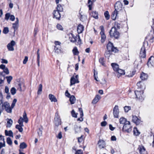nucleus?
<instances>
[{
  "label": "nucleus",
  "instance_id": "nucleus-1",
  "mask_svg": "<svg viewBox=\"0 0 154 154\" xmlns=\"http://www.w3.org/2000/svg\"><path fill=\"white\" fill-rule=\"evenodd\" d=\"M149 47L148 42H144L143 46H142L140 51V56L143 58L146 57V48Z\"/></svg>",
  "mask_w": 154,
  "mask_h": 154
},
{
  "label": "nucleus",
  "instance_id": "nucleus-2",
  "mask_svg": "<svg viewBox=\"0 0 154 154\" xmlns=\"http://www.w3.org/2000/svg\"><path fill=\"white\" fill-rule=\"evenodd\" d=\"M109 35L111 37H114L117 39L119 37L120 34L115 27H112L110 31Z\"/></svg>",
  "mask_w": 154,
  "mask_h": 154
},
{
  "label": "nucleus",
  "instance_id": "nucleus-3",
  "mask_svg": "<svg viewBox=\"0 0 154 154\" xmlns=\"http://www.w3.org/2000/svg\"><path fill=\"white\" fill-rule=\"evenodd\" d=\"M122 131L128 133H130L132 131V126L130 122L124 125L122 129Z\"/></svg>",
  "mask_w": 154,
  "mask_h": 154
},
{
  "label": "nucleus",
  "instance_id": "nucleus-4",
  "mask_svg": "<svg viewBox=\"0 0 154 154\" xmlns=\"http://www.w3.org/2000/svg\"><path fill=\"white\" fill-rule=\"evenodd\" d=\"M135 94L137 98L140 101H142L144 100V97L143 95V90H137L134 91Z\"/></svg>",
  "mask_w": 154,
  "mask_h": 154
},
{
  "label": "nucleus",
  "instance_id": "nucleus-5",
  "mask_svg": "<svg viewBox=\"0 0 154 154\" xmlns=\"http://www.w3.org/2000/svg\"><path fill=\"white\" fill-rule=\"evenodd\" d=\"M100 28L101 30L100 32V34L101 36V42L102 43H103L106 38V36L104 33V27L103 26H100Z\"/></svg>",
  "mask_w": 154,
  "mask_h": 154
},
{
  "label": "nucleus",
  "instance_id": "nucleus-6",
  "mask_svg": "<svg viewBox=\"0 0 154 154\" xmlns=\"http://www.w3.org/2000/svg\"><path fill=\"white\" fill-rule=\"evenodd\" d=\"M78 75H76L75 76H73L70 79V86L75 85L76 83H78L79 82V81L78 79Z\"/></svg>",
  "mask_w": 154,
  "mask_h": 154
},
{
  "label": "nucleus",
  "instance_id": "nucleus-7",
  "mask_svg": "<svg viewBox=\"0 0 154 154\" xmlns=\"http://www.w3.org/2000/svg\"><path fill=\"white\" fill-rule=\"evenodd\" d=\"M107 50H110L116 52L118 51V50L116 48L114 47L113 45V44L110 42H108L106 46Z\"/></svg>",
  "mask_w": 154,
  "mask_h": 154
},
{
  "label": "nucleus",
  "instance_id": "nucleus-8",
  "mask_svg": "<svg viewBox=\"0 0 154 154\" xmlns=\"http://www.w3.org/2000/svg\"><path fill=\"white\" fill-rule=\"evenodd\" d=\"M2 107H4L6 111L8 113H11L12 108L10 107V104L7 102H5L2 104Z\"/></svg>",
  "mask_w": 154,
  "mask_h": 154
},
{
  "label": "nucleus",
  "instance_id": "nucleus-9",
  "mask_svg": "<svg viewBox=\"0 0 154 154\" xmlns=\"http://www.w3.org/2000/svg\"><path fill=\"white\" fill-rule=\"evenodd\" d=\"M115 10L119 12L122 11V4L120 2L118 1L116 3L115 5Z\"/></svg>",
  "mask_w": 154,
  "mask_h": 154
},
{
  "label": "nucleus",
  "instance_id": "nucleus-10",
  "mask_svg": "<svg viewBox=\"0 0 154 154\" xmlns=\"http://www.w3.org/2000/svg\"><path fill=\"white\" fill-rule=\"evenodd\" d=\"M113 115L114 117L116 118H118L119 116V110L118 105H116L113 109Z\"/></svg>",
  "mask_w": 154,
  "mask_h": 154
},
{
  "label": "nucleus",
  "instance_id": "nucleus-11",
  "mask_svg": "<svg viewBox=\"0 0 154 154\" xmlns=\"http://www.w3.org/2000/svg\"><path fill=\"white\" fill-rule=\"evenodd\" d=\"M15 44V42L14 41L12 40L11 42L8 43L7 45V48L9 51H14V46Z\"/></svg>",
  "mask_w": 154,
  "mask_h": 154
},
{
  "label": "nucleus",
  "instance_id": "nucleus-12",
  "mask_svg": "<svg viewBox=\"0 0 154 154\" xmlns=\"http://www.w3.org/2000/svg\"><path fill=\"white\" fill-rule=\"evenodd\" d=\"M55 124L56 126H58L61 124V121L57 113H56L54 118Z\"/></svg>",
  "mask_w": 154,
  "mask_h": 154
},
{
  "label": "nucleus",
  "instance_id": "nucleus-13",
  "mask_svg": "<svg viewBox=\"0 0 154 154\" xmlns=\"http://www.w3.org/2000/svg\"><path fill=\"white\" fill-rule=\"evenodd\" d=\"M137 85L138 87V89H140V90H143L145 89V86L144 83L141 81L138 82L137 84Z\"/></svg>",
  "mask_w": 154,
  "mask_h": 154
},
{
  "label": "nucleus",
  "instance_id": "nucleus-14",
  "mask_svg": "<svg viewBox=\"0 0 154 154\" xmlns=\"http://www.w3.org/2000/svg\"><path fill=\"white\" fill-rule=\"evenodd\" d=\"M60 12L57 10H54L53 12V17L57 19L60 20L61 17Z\"/></svg>",
  "mask_w": 154,
  "mask_h": 154
},
{
  "label": "nucleus",
  "instance_id": "nucleus-15",
  "mask_svg": "<svg viewBox=\"0 0 154 154\" xmlns=\"http://www.w3.org/2000/svg\"><path fill=\"white\" fill-rule=\"evenodd\" d=\"M54 51L55 53L57 54L62 53L63 52L60 45L54 46Z\"/></svg>",
  "mask_w": 154,
  "mask_h": 154
},
{
  "label": "nucleus",
  "instance_id": "nucleus-16",
  "mask_svg": "<svg viewBox=\"0 0 154 154\" xmlns=\"http://www.w3.org/2000/svg\"><path fill=\"white\" fill-rule=\"evenodd\" d=\"M5 19L6 20H8L9 18L10 20L12 21H14L15 20V17L13 15H10V14L9 13H6L5 15Z\"/></svg>",
  "mask_w": 154,
  "mask_h": 154
},
{
  "label": "nucleus",
  "instance_id": "nucleus-17",
  "mask_svg": "<svg viewBox=\"0 0 154 154\" xmlns=\"http://www.w3.org/2000/svg\"><path fill=\"white\" fill-rule=\"evenodd\" d=\"M132 121L137 125H139L141 122L140 120L135 116H132Z\"/></svg>",
  "mask_w": 154,
  "mask_h": 154
},
{
  "label": "nucleus",
  "instance_id": "nucleus-18",
  "mask_svg": "<svg viewBox=\"0 0 154 154\" xmlns=\"http://www.w3.org/2000/svg\"><path fill=\"white\" fill-rule=\"evenodd\" d=\"M138 149L141 154H146V152L144 147L142 145H139Z\"/></svg>",
  "mask_w": 154,
  "mask_h": 154
},
{
  "label": "nucleus",
  "instance_id": "nucleus-19",
  "mask_svg": "<svg viewBox=\"0 0 154 154\" xmlns=\"http://www.w3.org/2000/svg\"><path fill=\"white\" fill-rule=\"evenodd\" d=\"M147 64L149 66H150V65L154 66V57L151 56L149 59Z\"/></svg>",
  "mask_w": 154,
  "mask_h": 154
},
{
  "label": "nucleus",
  "instance_id": "nucleus-20",
  "mask_svg": "<svg viewBox=\"0 0 154 154\" xmlns=\"http://www.w3.org/2000/svg\"><path fill=\"white\" fill-rule=\"evenodd\" d=\"M98 144L100 148H104L105 145V141L102 140H100L98 141Z\"/></svg>",
  "mask_w": 154,
  "mask_h": 154
},
{
  "label": "nucleus",
  "instance_id": "nucleus-21",
  "mask_svg": "<svg viewBox=\"0 0 154 154\" xmlns=\"http://www.w3.org/2000/svg\"><path fill=\"white\" fill-rule=\"evenodd\" d=\"M24 85L23 83H20L18 84L17 89L20 91H23L22 88H23V89H24Z\"/></svg>",
  "mask_w": 154,
  "mask_h": 154
},
{
  "label": "nucleus",
  "instance_id": "nucleus-22",
  "mask_svg": "<svg viewBox=\"0 0 154 154\" xmlns=\"http://www.w3.org/2000/svg\"><path fill=\"white\" fill-rule=\"evenodd\" d=\"M84 29V27L82 25L79 24L78 26L77 29V31L79 34L82 33Z\"/></svg>",
  "mask_w": 154,
  "mask_h": 154
},
{
  "label": "nucleus",
  "instance_id": "nucleus-23",
  "mask_svg": "<svg viewBox=\"0 0 154 154\" xmlns=\"http://www.w3.org/2000/svg\"><path fill=\"white\" fill-rule=\"evenodd\" d=\"M140 78L142 80H145L147 79L148 75L146 73L142 72L140 74Z\"/></svg>",
  "mask_w": 154,
  "mask_h": 154
},
{
  "label": "nucleus",
  "instance_id": "nucleus-24",
  "mask_svg": "<svg viewBox=\"0 0 154 154\" xmlns=\"http://www.w3.org/2000/svg\"><path fill=\"white\" fill-rule=\"evenodd\" d=\"M79 111L80 113V117L78 119V120L82 122L83 121V113L82 109L81 108H79Z\"/></svg>",
  "mask_w": 154,
  "mask_h": 154
},
{
  "label": "nucleus",
  "instance_id": "nucleus-25",
  "mask_svg": "<svg viewBox=\"0 0 154 154\" xmlns=\"http://www.w3.org/2000/svg\"><path fill=\"white\" fill-rule=\"evenodd\" d=\"M119 12L115 10L112 13L111 17L113 20H115L116 19L118 16V14H119Z\"/></svg>",
  "mask_w": 154,
  "mask_h": 154
},
{
  "label": "nucleus",
  "instance_id": "nucleus-26",
  "mask_svg": "<svg viewBox=\"0 0 154 154\" xmlns=\"http://www.w3.org/2000/svg\"><path fill=\"white\" fill-rule=\"evenodd\" d=\"M100 99V97L99 95H97L95 97L93 100L92 103L94 104L96 103Z\"/></svg>",
  "mask_w": 154,
  "mask_h": 154
},
{
  "label": "nucleus",
  "instance_id": "nucleus-27",
  "mask_svg": "<svg viewBox=\"0 0 154 154\" xmlns=\"http://www.w3.org/2000/svg\"><path fill=\"white\" fill-rule=\"evenodd\" d=\"M48 97L51 102H57V99L54 95L52 94H49V95Z\"/></svg>",
  "mask_w": 154,
  "mask_h": 154
},
{
  "label": "nucleus",
  "instance_id": "nucleus-28",
  "mask_svg": "<svg viewBox=\"0 0 154 154\" xmlns=\"http://www.w3.org/2000/svg\"><path fill=\"white\" fill-rule=\"evenodd\" d=\"M91 15V17L96 19H97L98 18V13L96 11H93Z\"/></svg>",
  "mask_w": 154,
  "mask_h": 154
},
{
  "label": "nucleus",
  "instance_id": "nucleus-29",
  "mask_svg": "<svg viewBox=\"0 0 154 154\" xmlns=\"http://www.w3.org/2000/svg\"><path fill=\"white\" fill-rule=\"evenodd\" d=\"M129 122L127 121L126 119L123 117L119 119L120 123L121 124H124V125L127 123V122Z\"/></svg>",
  "mask_w": 154,
  "mask_h": 154
},
{
  "label": "nucleus",
  "instance_id": "nucleus-30",
  "mask_svg": "<svg viewBox=\"0 0 154 154\" xmlns=\"http://www.w3.org/2000/svg\"><path fill=\"white\" fill-rule=\"evenodd\" d=\"M111 66L114 70L116 72L117 70L119 69V65L116 63H112Z\"/></svg>",
  "mask_w": 154,
  "mask_h": 154
},
{
  "label": "nucleus",
  "instance_id": "nucleus-31",
  "mask_svg": "<svg viewBox=\"0 0 154 154\" xmlns=\"http://www.w3.org/2000/svg\"><path fill=\"white\" fill-rule=\"evenodd\" d=\"M72 37H69V39L70 42L73 43L76 42L77 41V35L76 36L73 35V34H72Z\"/></svg>",
  "mask_w": 154,
  "mask_h": 154
},
{
  "label": "nucleus",
  "instance_id": "nucleus-32",
  "mask_svg": "<svg viewBox=\"0 0 154 154\" xmlns=\"http://www.w3.org/2000/svg\"><path fill=\"white\" fill-rule=\"evenodd\" d=\"M7 120H8L7 121L6 127L10 128L12 124L13 121L11 119H7Z\"/></svg>",
  "mask_w": 154,
  "mask_h": 154
},
{
  "label": "nucleus",
  "instance_id": "nucleus-33",
  "mask_svg": "<svg viewBox=\"0 0 154 154\" xmlns=\"http://www.w3.org/2000/svg\"><path fill=\"white\" fill-rule=\"evenodd\" d=\"M19 23H13L12 27L14 29V34L15 32L18 28Z\"/></svg>",
  "mask_w": 154,
  "mask_h": 154
},
{
  "label": "nucleus",
  "instance_id": "nucleus-34",
  "mask_svg": "<svg viewBox=\"0 0 154 154\" xmlns=\"http://www.w3.org/2000/svg\"><path fill=\"white\" fill-rule=\"evenodd\" d=\"M5 133L6 136H8L10 137H13V133L11 130L8 131L7 130L5 131Z\"/></svg>",
  "mask_w": 154,
  "mask_h": 154
},
{
  "label": "nucleus",
  "instance_id": "nucleus-35",
  "mask_svg": "<svg viewBox=\"0 0 154 154\" xmlns=\"http://www.w3.org/2000/svg\"><path fill=\"white\" fill-rule=\"evenodd\" d=\"M69 97V100L71 104H74L76 100L75 96L73 95H72Z\"/></svg>",
  "mask_w": 154,
  "mask_h": 154
},
{
  "label": "nucleus",
  "instance_id": "nucleus-36",
  "mask_svg": "<svg viewBox=\"0 0 154 154\" xmlns=\"http://www.w3.org/2000/svg\"><path fill=\"white\" fill-rule=\"evenodd\" d=\"M80 19L82 22L85 21L87 19V16L85 15L80 14Z\"/></svg>",
  "mask_w": 154,
  "mask_h": 154
},
{
  "label": "nucleus",
  "instance_id": "nucleus-37",
  "mask_svg": "<svg viewBox=\"0 0 154 154\" xmlns=\"http://www.w3.org/2000/svg\"><path fill=\"white\" fill-rule=\"evenodd\" d=\"M134 134L136 136L140 134V133L139 131L137 129V128L135 127L133 129Z\"/></svg>",
  "mask_w": 154,
  "mask_h": 154
},
{
  "label": "nucleus",
  "instance_id": "nucleus-38",
  "mask_svg": "<svg viewBox=\"0 0 154 154\" xmlns=\"http://www.w3.org/2000/svg\"><path fill=\"white\" fill-rule=\"evenodd\" d=\"M116 72H117V73H119L120 75H124L125 73V70L120 69H119L118 70H117Z\"/></svg>",
  "mask_w": 154,
  "mask_h": 154
},
{
  "label": "nucleus",
  "instance_id": "nucleus-39",
  "mask_svg": "<svg viewBox=\"0 0 154 154\" xmlns=\"http://www.w3.org/2000/svg\"><path fill=\"white\" fill-rule=\"evenodd\" d=\"M112 52L113 51H111L108 50H106L104 54L105 56L106 57H109L111 54Z\"/></svg>",
  "mask_w": 154,
  "mask_h": 154
},
{
  "label": "nucleus",
  "instance_id": "nucleus-40",
  "mask_svg": "<svg viewBox=\"0 0 154 154\" xmlns=\"http://www.w3.org/2000/svg\"><path fill=\"white\" fill-rule=\"evenodd\" d=\"M56 9L57 11H58L60 12H62L63 11V7L60 4L57 5Z\"/></svg>",
  "mask_w": 154,
  "mask_h": 154
},
{
  "label": "nucleus",
  "instance_id": "nucleus-41",
  "mask_svg": "<svg viewBox=\"0 0 154 154\" xmlns=\"http://www.w3.org/2000/svg\"><path fill=\"white\" fill-rule=\"evenodd\" d=\"M72 51L74 55H77L79 53L77 48L76 47L74 48Z\"/></svg>",
  "mask_w": 154,
  "mask_h": 154
},
{
  "label": "nucleus",
  "instance_id": "nucleus-42",
  "mask_svg": "<svg viewBox=\"0 0 154 154\" xmlns=\"http://www.w3.org/2000/svg\"><path fill=\"white\" fill-rule=\"evenodd\" d=\"M23 117L24 122L26 123H27L28 122V119L27 117L26 114L25 112H24L23 113Z\"/></svg>",
  "mask_w": 154,
  "mask_h": 154
},
{
  "label": "nucleus",
  "instance_id": "nucleus-43",
  "mask_svg": "<svg viewBox=\"0 0 154 154\" xmlns=\"http://www.w3.org/2000/svg\"><path fill=\"white\" fill-rule=\"evenodd\" d=\"M75 130L76 133H78L80 131V126H77L76 125H75Z\"/></svg>",
  "mask_w": 154,
  "mask_h": 154
},
{
  "label": "nucleus",
  "instance_id": "nucleus-44",
  "mask_svg": "<svg viewBox=\"0 0 154 154\" xmlns=\"http://www.w3.org/2000/svg\"><path fill=\"white\" fill-rule=\"evenodd\" d=\"M27 145L24 142L21 143L20 145V149H24L26 147Z\"/></svg>",
  "mask_w": 154,
  "mask_h": 154
},
{
  "label": "nucleus",
  "instance_id": "nucleus-45",
  "mask_svg": "<svg viewBox=\"0 0 154 154\" xmlns=\"http://www.w3.org/2000/svg\"><path fill=\"white\" fill-rule=\"evenodd\" d=\"M9 28L8 27H4L2 32L5 34H6L9 32Z\"/></svg>",
  "mask_w": 154,
  "mask_h": 154
},
{
  "label": "nucleus",
  "instance_id": "nucleus-46",
  "mask_svg": "<svg viewBox=\"0 0 154 154\" xmlns=\"http://www.w3.org/2000/svg\"><path fill=\"white\" fill-rule=\"evenodd\" d=\"M42 84H40L39 85V87L37 91V94H41V92L42 91Z\"/></svg>",
  "mask_w": 154,
  "mask_h": 154
},
{
  "label": "nucleus",
  "instance_id": "nucleus-47",
  "mask_svg": "<svg viewBox=\"0 0 154 154\" xmlns=\"http://www.w3.org/2000/svg\"><path fill=\"white\" fill-rule=\"evenodd\" d=\"M104 15L106 19L107 20H108L109 19L110 17V15L108 11H106L104 12Z\"/></svg>",
  "mask_w": 154,
  "mask_h": 154
},
{
  "label": "nucleus",
  "instance_id": "nucleus-48",
  "mask_svg": "<svg viewBox=\"0 0 154 154\" xmlns=\"http://www.w3.org/2000/svg\"><path fill=\"white\" fill-rule=\"evenodd\" d=\"M124 110L125 112H128L131 109V107L129 106H125L124 108Z\"/></svg>",
  "mask_w": 154,
  "mask_h": 154
},
{
  "label": "nucleus",
  "instance_id": "nucleus-49",
  "mask_svg": "<svg viewBox=\"0 0 154 154\" xmlns=\"http://www.w3.org/2000/svg\"><path fill=\"white\" fill-rule=\"evenodd\" d=\"M99 62L103 66H105L104 59L103 57H101L99 59Z\"/></svg>",
  "mask_w": 154,
  "mask_h": 154
},
{
  "label": "nucleus",
  "instance_id": "nucleus-50",
  "mask_svg": "<svg viewBox=\"0 0 154 154\" xmlns=\"http://www.w3.org/2000/svg\"><path fill=\"white\" fill-rule=\"evenodd\" d=\"M120 27V24L117 22H115L114 23V26L112 27H115L116 29H119Z\"/></svg>",
  "mask_w": 154,
  "mask_h": 154
},
{
  "label": "nucleus",
  "instance_id": "nucleus-51",
  "mask_svg": "<svg viewBox=\"0 0 154 154\" xmlns=\"http://www.w3.org/2000/svg\"><path fill=\"white\" fill-rule=\"evenodd\" d=\"M16 128L18 129L19 130V131L20 132H22L23 131V128L21 127L20 126L18 125H16L15 127Z\"/></svg>",
  "mask_w": 154,
  "mask_h": 154
},
{
  "label": "nucleus",
  "instance_id": "nucleus-52",
  "mask_svg": "<svg viewBox=\"0 0 154 154\" xmlns=\"http://www.w3.org/2000/svg\"><path fill=\"white\" fill-rule=\"evenodd\" d=\"M10 91L11 94L13 95H14L16 94V89L12 87V88H11Z\"/></svg>",
  "mask_w": 154,
  "mask_h": 154
},
{
  "label": "nucleus",
  "instance_id": "nucleus-53",
  "mask_svg": "<svg viewBox=\"0 0 154 154\" xmlns=\"http://www.w3.org/2000/svg\"><path fill=\"white\" fill-rule=\"evenodd\" d=\"M6 78L7 79V82L8 84H10L11 81L12 79V77L11 76H7L6 77Z\"/></svg>",
  "mask_w": 154,
  "mask_h": 154
},
{
  "label": "nucleus",
  "instance_id": "nucleus-54",
  "mask_svg": "<svg viewBox=\"0 0 154 154\" xmlns=\"http://www.w3.org/2000/svg\"><path fill=\"white\" fill-rule=\"evenodd\" d=\"M135 72L133 71L132 72H130V74H127L128 73H127V74L126 75V76H127L129 77H132L134 74Z\"/></svg>",
  "mask_w": 154,
  "mask_h": 154
},
{
  "label": "nucleus",
  "instance_id": "nucleus-55",
  "mask_svg": "<svg viewBox=\"0 0 154 154\" xmlns=\"http://www.w3.org/2000/svg\"><path fill=\"white\" fill-rule=\"evenodd\" d=\"M58 30H63V28L61 25L60 24H57L56 26Z\"/></svg>",
  "mask_w": 154,
  "mask_h": 154
},
{
  "label": "nucleus",
  "instance_id": "nucleus-56",
  "mask_svg": "<svg viewBox=\"0 0 154 154\" xmlns=\"http://www.w3.org/2000/svg\"><path fill=\"white\" fill-rule=\"evenodd\" d=\"M7 143L9 145H11L12 144V141L10 137H8L7 138Z\"/></svg>",
  "mask_w": 154,
  "mask_h": 154
},
{
  "label": "nucleus",
  "instance_id": "nucleus-57",
  "mask_svg": "<svg viewBox=\"0 0 154 154\" xmlns=\"http://www.w3.org/2000/svg\"><path fill=\"white\" fill-rule=\"evenodd\" d=\"M77 37L78 42L77 44L75 43V44L77 45H80L81 43V41L79 35H77Z\"/></svg>",
  "mask_w": 154,
  "mask_h": 154
},
{
  "label": "nucleus",
  "instance_id": "nucleus-58",
  "mask_svg": "<svg viewBox=\"0 0 154 154\" xmlns=\"http://www.w3.org/2000/svg\"><path fill=\"white\" fill-rule=\"evenodd\" d=\"M88 3L89 4L88 6L89 10H91L92 9V2L91 0H88Z\"/></svg>",
  "mask_w": 154,
  "mask_h": 154
},
{
  "label": "nucleus",
  "instance_id": "nucleus-59",
  "mask_svg": "<svg viewBox=\"0 0 154 154\" xmlns=\"http://www.w3.org/2000/svg\"><path fill=\"white\" fill-rule=\"evenodd\" d=\"M71 115L74 118H77V113H76L74 110H72L71 112Z\"/></svg>",
  "mask_w": 154,
  "mask_h": 154
},
{
  "label": "nucleus",
  "instance_id": "nucleus-60",
  "mask_svg": "<svg viewBox=\"0 0 154 154\" xmlns=\"http://www.w3.org/2000/svg\"><path fill=\"white\" fill-rule=\"evenodd\" d=\"M42 129L41 128H39L37 131L38 135L39 137H41L42 135Z\"/></svg>",
  "mask_w": 154,
  "mask_h": 154
},
{
  "label": "nucleus",
  "instance_id": "nucleus-61",
  "mask_svg": "<svg viewBox=\"0 0 154 154\" xmlns=\"http://www.w3.org/2000/svg\"><path fill=\"white\" fill-rule=\"evenodd\" d=\"M76 151L75 154H83V151L81 149H79L76 150L75 149H74Z\"/></svg>",
  "mask_w": 154,
  "mask_h": 154
},
{
  "label": "nucleus",
  "instance_id": "nucleus-62",
  "mask_svg": "<svg viewBox=\"0 0 154 154\" xmlns=\"http://www.w3.org/2000/svg\"><path fill=\"white\" fill-rule=\"evenodd\" d=\"M3 72L7 75L9 73V71L7 67L3 69Z\"/></svg>",
  "mask_w": 154,
  "mask_h": 154
},
{
  "label": "nucleus",
  "instance_id": "nucleus-63",
  "mask_svg": "<svg viewBox=\"0 0 154 154\" xmlns=\"http://www.w3.org/2000/svg\"><path fill=\"white\" fill-rule=\"evenodd\" d=\"M28 57L27 56H25L23 61V63L24 64H26L28 61Z\"/></svg>",
  "mask_w": 154,
  "mask_h": 154
},
{
  "label": "nucleus",
  "instance_id": "nucleus-64",
  "mask_svg": "<svg viewBox=\"0 0 154 154\" xmlns=\"http://www.w3.org/2000/svg\"><path fill=\"white\" fill-rule=\"evenodd\" d=\"M83 135H82L80 137H79L78 138V141L79 143H81L82 141V140H83Z\"/></svg>",
  "mask_w": 154,
  "mask_h": 154
}]
</instances>
